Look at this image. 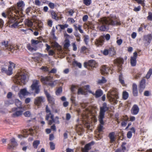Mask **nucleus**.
Instances as JSON below:
<instances>
[{
	"label": "nucleus",
	"mask_w": 152,
	"mask_h": 152,
	"mask_svg": "<svg viewBox=\"0 0 152 152\" xmlns=\"http://www.w3.org/2000/svg\"><path fill=\"white\" fill-rule=\"evenodd\" d=\"M7 68V67L6 66H2L1 69V72L4 73V72L6 71V69Z\"/></svg>",
	"instance_id": "338daca9"
},
{
	"label": "nucleus",
	"mask_w": 152,
	"mask_h": 152,
	"mask_svg": "<svg viewBox=\"0 0 152 152\" xmlns=\"http://www.w3.org/2000/svg\"><path fill=\"white\" fill-rule=\"evenodd\" d=\"M10 9L11 8L9 9L8 12L7 13L4 12H2L1 14L2 16L4 18H6L7 15L11 16V14H13L14 13V12L12 11H10Z\"/></svg>",
	"instance_id": "7c9ffc66"
},
{
	"label": "nucleus",
	"mask_w": 152,
	"mask_h": 152,
	"mask_svg": "<svg viewBox=\"0 0 152 152\" xmlns=\"http://www.w3.org/2000/svg\"><path fill=\"white\" fill-rule=\"evenodd\" d=\"M10 65L8 66V68L6 69V71L4 72V73L8 75H11L12 74L13 68L15 67V64L12 62L10 61L9 62Z\"/></svg>",
	"instance_id": "1a4fd4ad"
},
{
	"label": "nucleus",
	"mask_w": 152,
	"mask_h": 152,
	"mask_svg": "<svg viewBox=\"0 0 152 152\" xmlns=\"http://www.w3.org/2000/svg\"><path fill=\"white\" fill-rule=\"evenodd\" d=\"M62 91V88L61 87L59 88L56 90V95H58L61 93Z\"/></svg>",
	"instance_id": "5fc2aeb1"
},
{
	"label": "nucleus",
	"mask_w": 152,
	"mask_h": 152,
	"mask_svg": "<svg viewBox=\"0 0 152 152\" xmlns=\"http://www.w3.org/2000/svg\"><path fill=\"white\" fill-rule=\"evenodd\" d=\"M104 118H101L99 117V121L100 124H99L98 127V130L100 132L103 131V130L104 129L103 126L104 124V122L103 121V119Z\"/></svg>",
	"instance_id": "f3484780"
},
{
	"label": "nucleus",
	"mask_w": 152,
	"mask_h": 152,
	"mask_svg": "<svg viewBox=\"0 0 152 152\" xmlns=\"http://www.w3.org/2000/svg\"><path fill=\"white\" fill-rule=\"evenodd\" d=\"M99 25L100 30L104 31L108 29V27L107 25H120L121 22L115 15H110L109 17H104L101 18Z\"/></svg>",
	"instance_id": "f257e3e1"
},
{
	"label": "nucleus",
	"mask_w": 152,
	"mask_h": 152,
	"mask_svg": "<svg viewBox=\"0 0 152 152\" xmlns=\"http://www.w3.org/2000/svg\"><path fill=\"white\" fill-rule=\"evenodd\" d=\"M84 3L87 6L89 5L91 3V0H83Z\"/></svg>",
	"instance_id": "3c124183"
},
{
	"label": "nucleus",
	"mask_w": 152,
	"mask_h": 152,
	"mask_svg": "<svg viewBox=\"0 0 152 152\" xmlns=\"http://www.w3.org/2000/svg\"><path fill=\"white\" fill-rule=\"evenodd\" d=\"M145 81L144 79H142L140 83V91H142L145 87Z\"/></svg>",
	"instance_id": "bb28decb"
},
{
	"label": "nucleus",
	"mask_w": 152,
	"mask_h": 152,
	"mask_svg": "<svg viewBox=\"0 0 152 152\" xmlns=\"http://www.w3.org/2000/svg\"><path fill=\"white\" fill-rule=\"evenodd\" d=\"M129 95L128 93L126 91H124L123 94V98L124 99L126 100L128 97Z\"/></svg>",
	"instance_id": "c03bdc74"
},
{
	"label": "nucleus",
	"mask_w": 152,
	"mask_h": 152,
	"mask_svg": "<svg viewBox=\"0 0 152 152\" xmlns=\"http://www.w3.org/2000/svg\"><path fill=\"white\" fill-rule=\"evenodd\" d=\"M109 109V106L106 103H104L102 107H100L99 117L104 118L105 113Z\"/></svg>",
	"instance_id": "6e6552de"
},
{
	"label": "nucleus",
	"mask_w": 152,
	"mask_h": 152,
	"mask_svg": "<svg viewBox=\"0 0 152 152\" xmlns=\"http://www.w3.org/2000/svg\"><path fill=\"white\" fill-rule=\"evenodd\" d=\"M2 46L4 50L11 51L14 48L12 46V44H9L7 41H4L1 42Z\"/></svg>",
	"instance_id": "f8f14e48"
},
{
	"label": "nucleus",
	"mask_w": 152,
	"mask_h": 152,
	"mask_svg": "<svg viewBox=\"0 0 152 152\" xmlns=\"http://www.w3.org/2000/svg\"><path fill=\"white\" fill-rule=\"evenodd\" d=\"M15 15V14L11 15L10 17H9V20L8 23L10 25V26L11 28H16L18 25V23L16 20V18L13 17V15Z\"/></svg>",
	"instance_id": "0eeeda50"
},
{
	"label": "nucleus",
	"mask_w": 152,
	"mask_h": 152,
	"mask_svg": "<svg viewBox=\"0 0 152 152\" xmlns=\"http://www.w3.org/2000/svg\"><path fill=\"white\" fill-rule=\"evenodd\" d=\"M139 108L137 105H134L132 107L131 111L132 113L134 115L137 114L139 113Z\"/></svg>",
	"instance_id": "412c9836"
},
{
	"label": "nucleus",
	"mask_w": 152,
	"mask_h": 152,
	"mask_svg": "<svg viewBox=\"0 0 152 152\" xmlns=\"http://www.w3.org/2000/svg\"><path fill=\"white\" fill-rule=\"evenodd\" d=\"M94 142H91L86 144L84 148H82L83 152H87L91 149V146L94 144Z\"/></svg>",
	"instance_id": "2eb2a0df"
},
{
	"label": "nucleus",
	"mask_w": 152,
	"mask_h": 152,
	"mask_svg": "<svg viewBox=\"0 0 152 152\" xmlns=\"http://www.w3.org/2000/svg\"><path fill=\"white\" fill-rule=\"evenodd\" d=\"M59 118L58 117L56 116L55 117V119H54V122H53V123H55L56 124H59V121L58 120Z\"/></svg>",
	"instance_id": "0e129e2a"
},
{
	"label": "nucleus",
	"mask_w": 152,
	"mask_h": 152,
	"mask_svg": "<svg viewBox=\"0 0 152 152\" xmlns=\"http://www.w3.org/2000/svg\"><path fill=\"white\" fill-rule=\"evenodd\" d=\"M24 115L26 117H29L31 116V113L29 111H27L24 113Z\"/></svg>",
	"instance_id": "bf43d9fd"
},
{
	"label": "nucleus",
	"mask_w": 152,
	"mask_h": 152,
	"mask_svg": "<svg viewBox=\"0 0 152 152\" xmlns=\"http://www.w3.org/2000/svg\"><path fill=\"white\" fill-rule=\"evenodd\" d=\"M147 19L150 20H152V13L150 12L148 13V15Z\"/></svg>",
	"instance_id": "e2e57ef3"
},
{
	"label": "nucleus",
	"mask_w": 152,
	"mask_h": 152,
	"mask_svg": "<svg viewBox=\"0 0 152 152\" xmlns=\"http://www.w3.org/2000/svg\"><path fill=\"white\" fill-rule=\"evenodd\" d=\"M77 94H85V92L82 88H79L78 89Z\"/></svg>",
	"instance_id": "8fccbe9b"
},
{
	"label": "nucleus",
	"mask_w": 152,
	"mask_h": 152,
	"mask_svg": "<svg viewBox=\"0 0 152 152\" xmlns=\"http://www.w3.org/2000/svg\"><path fill=\"white\" fill-rule=\"evenodd\" d=\"M70 46V42L69 40H66L64 45V47L65 49H67Z\"/></svg>",
	"instance_id": "a19ab883"
},
{
	"label": "nucleus",
	"mask_w": 152,
	"mask_h": 152,
	"mask_svg": "<svg viewBox=\"0 0 152 152\" xmlns=\"http://www.w3.org/2000/svg\"><path fill=\"white\" fill-rule=\"evenodd\" d=\"M25 24L28 27H31L33 26V22L30 20H25Z\"/></svg>",
	"instance_id": "473e14b6"
},
{
	"label": "nucleus",
	"mask_w": 152,
	"mask_h": 152,
	"mask_svg": "<svg viewBox=\"0 0 152 152\" xmlns=\"http://www.w3.org/2000/svg\"><path fill=\"white\" fill-rule=\"evenodd\" d=\"M110 69L109 67H107L106 65H104L102 66L101 69V71L102 74H107L109 73Z\"/></svg>",
	"instance_id": "b1692460"
},
{
	"label": "nucleus",
	"mask_w": 152,
	"mask_h": 152,
	"mask_svg": "<svg viewBox=\"0 0 152 152\" xmlns=\"http://www.w3.org/2000/svg\"><path fill=\"white\" fill-rule=\"evenodd\" d=\"M73 64L74 65L75 64L76 66H77L79 68L81 67V64L80 63L78 62L77 61L74 60V61L73 62Z\"/></svg>",
	"instance_id": "603ef678"
},
{
	"label": "nucleus",
	"mask_w": 152,
	"mask_h": 152,
	"mask_svg": "<svg viewBox=\"0 0 152 152\" xmlns=\"http://www.w3.org/2000/svg\"><path fill=\"white\" fill-rule=\"evenodd\" d=\"M15 104L18 107V108H21V102L18 99L15 100Z\"/></svg>",
	"instance_id": "79ce46f5"
},
{
	"label": "nucleus",
	"mask_w": 152,
	"mask_h": 152,
	"mask_svg": "<svg viewBox=\"0 0 152 152\" xmlns=\"http://www.w3.org/2000/svg\"><path fill=\"white\" fill-rule=\"evenodd\" d=\"M137 57V53L135 52L133 53V56L131 57L130 63L132 66H136L137 63L136 58Z\"/></svg>",
	"instance_id": "4468645a"
},
{
	"label": "nucleus",
	"mask_w": 152,
	"mask_h": 152,
	"mask_svg": "<svg viewBox=\"0 0 152 152\" xmlns=\"http://www.w3.org/2000/svg\"><path fill=\"white\" fill-rule=\"evenodd\" d=\"M39 42V41L37 40H34L33 39H32L31 40V43L36 46Z\"/></svg>",
	"instance_id": "13d9d810"
},
{
	"label": "nucleus",
	"mask_w": 152,
	"mask_h": 152,
	"mask_svg": "<svg viewBox=\"0 0 152 152\" xmlns=\"http://www.w3.org/2000/svg\"><path fill=\"white\" fill-rule=\"evenodd\" d=\"M115 133L114 132L110 133L109 134V137L110 139V142L112 143L114 142L115 140Z\"/></svg>",
	"instance_id": "a878e982"
},
{
	"label": "nucleus",
	"mask_w": 152,
	"mask_h": 152,
	"mask_svg": "<svg viewBox=\"0 0 152 152\" xmlns=\"http://www.w3.org/2000/svg\"><path fill=\"white\" fill-rule=\"evenodd\" d=\"M128 118L126 117H125L122 119V122L121 123V125L122 126H125L126 125L127 121H128Z\"/></svg>",
	"instance_id": "2f4dec72"
},
{
	"label": "nucleus",
	"mask_w": 152,
	"mask_h": 152,
	"mask_svg": "<svg viewBox=\"0 0 152 152\" xmlns=\"http://www.w3.org/2000/svg\"><path fill=\"white\" fill-rule=\"evenodd\" d=\"M50 147L51 150H53L55 149V145L52 142H50Z\"/></svg>",
	"instance_id": "4d7b16f0"
},
{
	"label": "nucleus",
	"mask_w": 152,
	"mask_h": 152,
	"mask_svg": "<svg viewBox=\"0 0 152 152\" xmlns=\"http://www.w3.org/2000/svg\"><path fill=\"white\" fill-rule=\"evenodd\" d=\"M119 79L120 82L122 85H124V82L123 80V77L121 75H119Z\"/></svg>",
	"instance_id": "864d4df0"
},
{
	"label": "nucleus",
	"mask_w": 152,
	"mask_h": 152,
	"mask_svg": "<svg viewBox=\"0 0 152 152\" xmlns=\"http://www.w3.org/2000/svg\"><path fill=\"white\" fill-rule=\"evenodd\" d=\"M152 74V69H150L146 76V77L147 79H149Z\"/></svg>",
	"instance_id": "de8ad7c7"
},
{
	"label": "nucleus",
	"mask_w": 152,
	"mask_h": 152,
	"mask_svg": "<svg viewBox=\"0 0 152 152\" xmlns=\"http://www.w3.org/2000/svg\"><path fill=\"white\" fill-rule=\"evenodd\" d=\"M17 108H14L12 109V110L13 111H15V112L14 113L13 115L14 117H17L20 116L22 115L23 113V111L22 110H18Z\"/></svg>",
	"instance_id": "5701e85b"
},
{
	"label": "nucleus",
	"mask_w": 152,
	"mask_h": 152,
	"mask_svg": "<svg viewBox=\"0 0 152 152\" xmlns=\"http://www.w3.org/2000/svg\"><path fill=\"white\" fill-rule=\"evenodd\" d=\"M109 53L112 56L115 54V51L114 48H112L109 49L108 50Z\"/></svg>",
	"instance_id": "4c0bfd02"
},
{
	"label": "nucleus",
	"mask_w": 152,
	"mask_h": 152,
	"mask_svg": "<svg viewBox=\"0 0 152 152\" xmlns=\"http://www.w3.org/2000/svg\"><path fill=\"white\" fill-rule=\"evenodd\" d=\"M88 66H90L94 67L95 66L96 63L94 60H90L88 62Z\"/></svg>",
	"instance_id": "72a5a7b5"
},
{
	"label": "nucleus",
	"mask_w": 152,
	"mask_h": 152,
	"mask_svg": "<svg viewBox=\"0 0 152 152\" xmlns=\"http://www.w3.org/2000/svg\"><path fill=\"white\" fill-rule=\"evenodd\" d=\"M35 4L36 5L38 6H40L41 5V2L39 0H35Z\"/></svg>",
	"instance_id": "69168bd1"
},
{
	"label": "nucleus",
	"mask_w": 152,
	"mask_h": 152,
	"mask_svg": "<svg viewBox=\"0 0 152 152\" xmlns=\"http://www.w3.org/2000/svg\"><path fill=\"white\" fill-rule=\"evenodd\" d=\"M76 129L77 132L78 133V134L81 135L82 134L81 132L83 131V130L82 126L80 124L77 125L76 127Z\"/></svg>",
	"instance_id": "cd10ccee"
},
{
	"label": "nucleus",
	"mask_w": 152,
	"mask_h": 152,
	"mask_svg": "<svg viewBox=\"0 0 152 152\" xmlns=\"http://www.w3.org/2000/svg\"><path fill=\"white\" fill-rule=\"evenodd\" d=\"M27 74L24 70H19L15 77L14 81L19 85L25 84L27 81Z\"/></svg>",
	"instance_id": "f03ea898"
},
{
	"label": "nucleus",
	"mask_w": 152,
	"mask_h": 152,
	"mask_svg": "<svg viewBox=\"0 0 152 152\" xmlns=\"http://www.w3.org/2000/svg\"><path fill=\"white\" fill-rule=\"evenodd\" d=\"M12 46H13V47L12 48V51H11L12 53H13L14 51L15 50H19L20 49V46L18 45H15L13 44L12 45Z\"/></svg>",
	"instance_id": "37998d69"
},
{
	"label": "nucleus",
	"mask_w": 152,
	"mask_h": 152,
	"mask_svg": "<svg viewBox=\"0 0 152 152\" xmlns=\"http://www.w3.org/2000/svg\"><path fill=\"white\" fill-rule=\"evenodd\" d=\"M84 41L85 42L86 44L87 45L88 44V42L90 40V38L87 35H85L84 36Z\"/></svg>",
	"instance_id": "58836bf2"
},
{
	"label": "nucleus",
	"mask_w": 152,
	"mask_h": 152,
	"mask_svg": "<svg viewBox=\"0 0 152 152\" xmlns=\"http://www.w3.org/2000/svg\"><path fill=\"white\" fill-rule=\"evenodd\" d=\"M152 74V69H150L146 76V77L147 79H149Z\"/></svg>",
	"instance_id": "49530a36"
},
{
	"label": "nucleus",
	"mask_w": 152,
	"mask_h": 152,
	"mask_svg": "<svg viewBox=\"0 0 152 152\" xmlns=\"http://www.w3.org/2000/svg\"><path fill=\"white\" fill-rule=\"evenodd\" d=\"M29 93L27 91L26 89L24 88L20 90V92L18 94V95L19 97L21 99L23 96L27 95Z\"/></svg>",
	"instance_id": "6ab92c4d"
},
{
	"label": "nucleus",
	"mask_w": 152,
	"mask_h": 152,
	"mask_svg": "<svg viewBox=\"0 0 152 152\" xmlns=\"http://www.w3.org/2000/svg\"><path fill=\"white\" fill-rule=\"evenodd\" d=\"M117 62L119 64L120 67H121V64H123L124 62V60L121 58H119L117 59Z\"/></svg>",
	"instance_id": "09e8293b"
},
{
	"label": "nucleus",
	"mask_w": 152,
	"mask_h": 152,
	"mask_svg": "<svg viewBox=\"0 0 152 152\" xmlns=\"http://www.w3.org/2000/svg\"><path fill=\"white\" fill-rule=\"evenodd\" d=\"M53 79V77L51 76L45 77H41V80L44 84L48 85L51 87H53L57 84L58 81L55 80L53 81H51V80Z\"/></svg>",
	"instance_id": "20e7f679"
},
{
	"label": "nucleus",
	"mask_w": 152,
	"mask_h": 152,
	"mask_svg": "<svg viewBox=\"0 0 152 152\" xmlns=\"http://www.w3.org/2000/svg\"><path fill=\"white\" fill-rule=\"evenodd\" d=\"M107 97L112 104H116L119 98L117 90L116 88H113L109 91L107 94Z\"/></svg>",
	"instance_id": "7ed1b4c3"
},
{
	"label": "nucleus",
	"mask_w": 152,
	"mask_h": 152,
	"mask_svg": "<svg viewBox=\"0 0 152 152\" xmlns=\"http://www.w3.org/2000/svg\"><path fill=\"white\" fill-rule=\"evenodd\" d=\"M39 143L40 141L39 140H36L34 141L33 143V147L34 148H37Z\"/></svg>",
	"instance_id": "e433bc0d"
},
{
	"label": "nucleus",
	"mask_w": 152,
	"mask_h": 152,
	"mask_svg": "<svg viewBox=\"0 0 152 152\" xmlns=\"http://www.w3.org/2000/svg\"><path fill=\"white\" fill-rule=\"evenodd\" d=\"M39 82L38 80H34L32 81V83L30 87L31 91L38 94L39 92Z\"/></svg>",
	"instance_id": "423d86ee"
},
{
	"label": "nucleus",
	"mask_w": 152,
	"mask_h": 152,
	"mask_svg": "<svg viewBox=\"0 0 152 152\" xmlns=\"http://www.w3.org/2000/svg\"><path fill=\"white\" fill-rule=\"evenodd\" d=\"M45 93L49 102L52 104H53L54 101L53 97L51 96L47 91H45Z\"/></svg>",
	"instance_id": "393cba45"
},
{
	"label": "nucleus",
	"mask_w": 152,
	"mask_h": 152,
	"mask_svg": "<svg viewBox=\"0 0 152 152\" xmlns=\"http://www.w3.org/2000/svg\"><path fill=\"white\" fill-rule=\"evenodd\" d=\"M143 40L145 43L149 44L152 40V36L151 34H148L143 37Z\"/></svg>",
	"instance_id": "dca6fc26"
},
{
	"label": "nucleus",
	"mask_w": 152,
	"mask_h": 152,
	"mask_svg": "<svg viewBox=\"0 0 152 152\" xmlns=\"http://www.w3.org/2000/svg\"><path fill=\"white\" fill-rule=\"evenodd\" d=\"M104 40L102 37H100L99 39H96L95 42V45L97 46L102 45L103 43Z\"/></svg>",
	"instance_id": "c85d7f7f"
},
{
	"label": "nucleus",
	"mask_w": 152,
	"mask_h": 152,
	"mask_svg": "<svg viewBox=\"0 0 152 152\" xmlns=\"http://www.w3.org/2000/svg\"><path fill=\"white\" fill-rule=\"evenodd\" d=\"M52 46L54 47L57 48L58 49L60 48V46L58 43H57L56 42H52L51 43Z\"/></svg>",
	"instance_id": "a18cd8bd"
},
{
	"label": "nucleus",
	"mask_w": 152,
	"mask_h": 152,
	"mask_svg": "<svg viewBox=\"0 0 152 152\" xmlns=\"http://www.w3.org/2000/svg\"><path fill=\"white\" fill-rule=\"evenodd\" d=\"M48 53L49 56H53L55 53V52L52 50H50L48 51Z\"/></svg>",
	"instance_id": "052dcab7"
},
{
	"label": "nucleus",
	"mask_w": 152,
	"mask_h": 152,
	"mask_svg": "<svg viewBox=\"0 0 152 152\" xmlns=\"http://www.w3.org/2000/svg\"><path fill=\"white\" fill-rule=\"evenodd\" d=\"M27 48L30 51H36L37 50V47L32 43L31 44H28L27 45Z\"/></svg>",
	"instance_id": "4be33fe9"
},
{
	"label": "nucleus",
	"mask_w": 152,
	"mask_h": 152,
	"mask_svg": "<svg viewBox=\"0 0 152 152\" xmlns=\"http://www.w3.org/2000/svg\"><path fill=\"white\" fill-rule=\"evenodd\" d=\"M106 81V80L104 77H103L101 79H99L98 80L97 83L99 84H102L105 83Z\"/></svg>",
	"instance_id": "c9c22d12"
},
{
	"label": "nucleus",
	"mask_w": 152,
	"mask_h": 152,
	"mask_svg": "<svg viewBox=\"0 0 152 152\" xmlns=\"http://www.w3.org/2000/svg\"><path fill=\"white\" fill-rule=\"evenodd\" d=\"M135 129L132 127L131 129V131H129L127 134V137L129 139L131 138L132 136V133H135Z\"/></svg>",
	"instance_id": "c756f323"
},
{
	"label": "nucleus",
	"mask_w": 152,
	"mask_h": 152,
	"mask_svg": "<svg viewBox=\"0 0 152 152\" xmlns=\"http://www.w3.org/2000/svg\"><path fill=\"white\" fill-rule=\"evenodd\" d=\"M24 2L22 1H20L17 3L16 7H13L11 8L10 11H12L14 13L16 14L19 13V11H22L23 8L24 6Z\"/></svg>",
	"instance_id": "39448f33"
},
{
	"label": "nucleus",
	"mask_w": 152,
	"mask_h": 152,
	"mask_svg": "<svg viewBox=\"0 0 152 152\" xmlns=\"http://www.w3.org/2000/svg\"><path fill=\"white\" fill-rule=\"evenodd\" d=\"M34 130L32 129H25L23 130V135L21 134H19L18 135V137L19 138L22 139V137H27V135L30 134L32 135L33 132Z\"/></svg>",
	"instance_id": "9d476101"
},
{
	"label": "nucleus",
	"mask_w": 152,
	"mask_h": 152,
	"mask_svg": "<svg viewBox=\"0 0 152 152\" xmlns=\"http://www.w3.org/2000/svg\"><path fill=\"white\" fill-rule=\"evenodd\" d=\"M123 42V40L121 39L117 40L116 41V43L118 45H120Z\"/></svg>",
	"instance_id": "680f3d73"
},
{
	"label": "nucleus",
	"mask_w": 152,
	"mask_h": 152,
	"mask_svg": "<svg viewBox=\"0 0 152 152\" xmlns=\"http://www.w3.org/2000/svg\"><path fill=\"white\" fill-rule=\"evenodd\" d=\"M54 116L52 115L51 113H49L48 114H47L46 117V120H48L50 118L51 119L50 120L48 121V124L51 125L53 122H54V119L53 118Z\"/></svg>",
	"instance_id": "aec40b11"
},
{
	"label": "nucleus",
	"mask_w": 152,
	"mask_h": 152,
	"mask_svg": "<svg viewBox=\"0 0 152 152\" xmlns=\"http://www.w3.org/2000/svg\"><path fill=\"white\" fill-rule=\"evenodd\" d=\"M102 94L103 92L102 91L101 89H99L96 91V96L97 97H99Z\"/></svg>",
	"instance_id": "f704fd0d"
},
{
	"label": "nucleus",
	"mask_w": 152,
	"mask_h": 152,
	"mask_svg": "<svg viewBox=\"0 0 152 152\" xmlns=\"http://www.w3.org/2000/svg\"><path fill=\"white\" fill-rule=\"evenodd\" d=\"M83 112L82 114V117L83 120L86 121V119L88 118V113H90V111L87 108H86L84 110H83Z\"/></svg>",
	"instance_id": "a211bd4d"
},
{
	"label": "nucleus",
	"mask_w": 152,
	"mask_h": 152,
	"mask_svg": "<svg viewBox=\"0 0 152 152\" xmlns=\"http://www.w3.org/2000/svg\"><path fill=\"white\" fill-rule=\"evenodd\" d=\"M45 102L44 98L43 96H38L36 97L34 100V104L38 106L41 105L42 103Z\"/></svg>",
	"instance_id": "ddd939ff"
},
{
	"label": "nucleus",
	"mask_w": 152,
	"mask_h": 152,
	"mask_svg": "<svg viewBox=\"0 0 152 152\" xmlns=\"http://www.w3.org/2000/svg\"><path fill=\"white\" fill-rule=\"evenodd\" d=\"M49 6L51 9H53L55 7V5L54 3L50 2L49 4Z\"/></svg>",
	"instance_id": "774afa93"
},
{
	"label": "nucleus",
	"mask_w": 152,
	"mask_h": 152,
	"mask_svg": "<svg viewBox=\"0 0 152 152\" xmlns=\"http://www.w3.org/2000/svg\"><path fill=\"white\" fill-rule=\"evenodd\" d=\"M58 26L61 29H64L68 26V25L67 24H65L64 25H58Z\"/></svg>",
	"instance_id": "6e6d98bb"
},
{
	"label": "nucleus",
	"mask_w": 152,
	"mask_h": 152,
	"mask_svg": "<svg viewBox=\"0 0 152 152\" xmlns=\"http://www.w3.org/2000/svg\"><path fill=\"white\" fill-rule=\"evenodd\" d=\"M51 14L53 18L56 20H58V18L57 16V15L55 12L53 11H52Z\"/></svg>",
	"instance_id": "ea45409f"
},
{
	"label": "nucleus",
	"mask_w": 152,
	"mask_h": 152,
	"mask_svg": "<svg viewBox=\"0 0 152 152\" xmlns=\"http://www.w3.org/2000/svg\"><path fill=\"white\" fill-rule=\"evenodd\" d=\"M18 145V143L14 137L12 138L10 140L8 144V148L10 149H13Z\"/></svg>",
	"instance_id": "9b49d317"
}]
</instances>
